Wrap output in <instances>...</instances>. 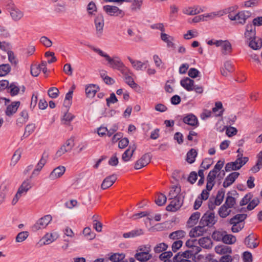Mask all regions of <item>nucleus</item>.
<instances>
[{
    "label": "nucleus",
    "mask_w": 262,
    "mask_h": 262,
    "mask_svg": "<svg viewBox=\"0 0 262 262\" xmlns=\"http://www.w3.org/2000/svg\"><path fill=\"white\" fill-rule=\"evenodd\" d=\"M116 174H112L105 178L101 184V188L106 189L112 186L117 180Z\"/></svg>",
    "instance_id": "obj_15"
},
{
    "label": "nucleus",
    "mask_w": 262,
    "mask_h": 262,
    "mask_svg": "<svg viewBox=\"0 0 262 262\" xmlns=\"http://www.w3.org/2000/svg\"><path fill=\"white\" fill-rule=\"evenodd\" d=\"M215 251L217 254L226 255L232 253V249L228 246L221 245L215 247Z\"/></svg>",
    "instance_id": "obj_18"
},
{
    "label": "nucleus",
    "mask_w": 262,
    "mask_h": 262,
    "mask_svg": "<svg viewBox=\"0 0 262 262\" xmlns=\"http://www.w3.org/2000/svg\"><path fill=\"white\" fill-rule=\"evenodd\" d=\"M259 203V199L257 198L253 199L252 200L250 201L249 204L247 207L248 210H252L256 207Z\"/></svg>",
    "instance_id": "obj_51"
},
{
    "label": "nucleus",
    "mask_w": 262,
    "mask_h": 262,
    "mask_svg": "<svg viewBox=\"0 0 262 262\" xmlns=\"http://www.w3.org/2000/svg\"><path fill=\"white\" fill-rule=\"evenodd\" d=\"M239 176L238 172H233L230 173L225 178L223 186L224 188H227L231 186Z\"/></svg>",
    "instance_id": "obj_12"
},
{
    "label": "nucleus",
    "mask_w": 262,
    "mask_h": 262,
    "mask_svg": "<svg viewBox=\"0 0 262 262\" xmlns=\"http://www.w3.org/2000/svg\"><path fill=\"white\" fill-rule=\"evenodd\" d=\"M125 255L123 253H115L112 254L109 257V259L112 262H119L125 258Z\"/></svg>",
    "instance_id": "obj_36"
},
{
    "label": "nucleus",
    "mask_w": 262,
    "mask_h": 262,
    "mask_svg": "<svg viewBox=\"0 0 262 262\" xmlns=\"http://www.w3.org/2000/svg\"><path fill=\"white\" fill-rule=\"evenodd\" d=\"M211 159L210 158H205L202 162L200 166L201 167L204 168V169H208L209 168L210 166L211 165Z\"/></svg>",
    "instance_id": "obj_62"
},
{
    "label": "nucleus",
    "mask_w": 262,
    "mask_h": 262,
    "mask_svg": "<svg viewBox=\"0 0 262 262\" xmlns=\"http://www.w3.org/2000/svg\"><path fill=\"white\" fill-rule=\"evenodd\" d=\"M224 109L223 107V104L221 102H215V107L212 108V112L215 114V116L221 117L223 115Z\"/></svg>",
    "instance_id": "obj_29"
},
{
    "label": "nucleus",
    "mask_w": 262,
    "mask_h": 262,
    "mask_svg": "<svg viewBox=\"0 0 262 262\" xmlns=\"http://www.w3.org/2000/svg\"><path fill=\"white\" fill-rule=\"evenodd\" d=\"M184 196H178L173 198L169 205L166 207L167 211L176 212L178 210L183 204Z\"/></svg>",
    "instance_id": "obj_6"
},
{
    "label": "nucleus",
    "mask_w": 262,
    "mask_h": 262,
    "mask_svg": "<svg viewBox=\"0 0 262 262\" xmlns=\"http://www.w3.org/2000/svg\"><path fill=\"white\" fill-rule=\"evenodd\" d=\"M197 155L198 152L194 148H191L187 153L186 159V161L190 164L194 163Z\"/></svg>",
    "instance_id": "obj_26"
},
{
    "label": "nucleus",
    "mask_w": 262,
    "mask_h": 262,
    "mask_svg": "<svg viewBox=\"0 0 262 262\" xmlns=\"http://www.w3.org/2000/svg\"><path fill=\"white\" fill-rule=\"evenodd\" d=\"M161 39L162 40L167 43V46L168 48L174 47V43L172 42L173 38L168 34L161 32Z\"/></svg>",
    "instance_id": "obj_30"
},
{
    "label": "nucleus",
    "mask_w": 262,
    "mask_h": 262,
    "mask_svg": "<svg viewBox=\"0 0 262 262\" xmlns=\"http://www.w3.org/2000/svg\"><path fill=\"white\" fill-rule=\"evenodd\" d=\"M237 164V162L235 161L227 163L225 167V171L229 172L232 170H239L242 167V165H239L238 166Z\"/></svg>",
    "instance_id": "obj_31"
},
{
    "label": "nucleus",
    "mask_w": 262,
    "mask_h": 262,
    "mask_svg": "<svg viewBox=\"0 0 262 262\" xmlns=\"http://www.w3.org/2000/svg\"><path fill=\"white\" fill-rule=\"evenodd\" d=\"M230 193V192L229 191L227 193L228 195L226 198L225 204V205H227L228 207L231 208L235 204L236 200L234 197L229 195Z\"/></svg>",
    "instance_id": "obj_43"
},
{
    "label": "nucleus",
    "mask_w": 262,
    "mask_h": 262,
    "mask_svg": "<svg viewBox=\"0 0 262 262\" xmlns=\"http://www.w3.org/2000/svg\"><path fill=\"white\" fill-rule=\"evenodd\" d=\"M7 191L8 190L6 185H2L0 187V204H2L5 201Z\"/></svg>",
    "instance_id": "obj_46"
},
{
    "label": "nucleus",
    "mask_w": 262,
    "mask_h": 262,
    "mask_svg": "<svg viewBox=\"0 0 262 262\" xmlns=\"http://www.w3.org/2000/svg\"><path fill=\"white\" fill-rule=\"evenodd\" d=\"M129 73L131 74L128 69V71H126V73L123 74L124 75L125 83H127L132 88H137L138 84L135 82L133 78L128 75Z\"/></svg>",
    "instance_id": "obj_27"
},
{
    "label": "nucleus",
    "mask_w": 262,
    "mask_h": 262,
    "mask_svg": "<svg viewBox=\"0 0 262 262\" xmlns=\"http://www.w3.org/2000/svg\"><path fill=\"white\" fill-rule=\"evenodd\" d=\"M245 38L247 40L256 39V28L252 24H248L246 26V31L244 33Z\"/></svg>",
    "instance_id": "obj_9"
},
{
    "label": "nucleus",
    "mask_w": 262,
    "mask_h": 262,
    "mask_svg": "<svg viewBox=\"0 0 262 262\" xmlns=\"http://www.w3.org/2000/svg\"><path fill=\"white\" fill-rule=\"evenodd\" d=\"M143 0H134L131 6V9L133 11L140 10L143 4Z\"/></svg>",
    "instance_id": "obj_49"
},
{
    "label": "nucleus",
    "mask_w": 262,
    "mask_h": 262,
    "mask_svg": "<svg viewBox=\"0 0 262 262\" xmlns=\"http://www.w3.org/2000/svg\"><path fill=\"white\" fill-rule=\"evenodd\" d=\"M166 200L167 198L164 194L159 193L157 194L155 202L157 205L162 206L165 204Z\"/></svg>",
    "instance_id": "obj_35"
},
{
    "label": "nucleus",
    "mask_w": 262,
    "mask_h": 262,
    "mask_svg": "<svg viewBox=\"0 0 262 262\" xmlns=\"http://www.w3.org/2000/svg\"><path fill=\"white\" fill-rule=\"evenodd\" d=\"M40 41L47 48L50 47L52 45V41L46 36L41 37Z\"/></svg>",
    "instance_id": "obj_58"
},
{
    "label": "nucleus",
    "mask_w": 262,
    "mask_h": 262,
    "mask_svg": "<svg viewBox=\"0 0 262 262\" xmlns=\"http://www.w3.org/2000/svg\"><path fill=\"white\" fill-rule=\"evenodd\" d=\"M222 53L224 55H226L231 51V45L228 40H225L224 43L222 46Z\"/></svg>",
    "instance_id": "obj_42"
},
{
    "label": "nucleus",
    "mask_w": 262,
    "mask_h": 262,
    "mask_svg": "<svg viewBox=\"0 0 262 262\" xmlns=\"http://www.w3.org/2000/svg\"><path fill=\"white\" fill-rule=\"evenodd\" d=\"M106 101L107 106L110 107L111 103L114 104L116 103L118 101V99L115 94L114 93H112L110 94V97L106 99Z\"/></svg>",
    "instance_id": "obj_57"
},
{
    "label": "nucleus",
    "mask_w": 262,
    "mask_h": 262,
    "mask_svg": "<svg viewBox=\"0 0 262 262\" xmlns=\"http://www.w3.org/2000/svg\"><path fill=\"white\" fill-rule=\"evenodd\" d=\"M83 234L89 239H92L95 237V234L91 232V229L89 227L85 228L83 230Z\"/></svg>",
    "instance_id": "obj_54"
},
{
    "label": "nucleus",
    "mask_w": 262,
    "mask_h": 262,
    "mask_svg": "<svg viewBox=\"0 0 262 262\" xmlns=\"http://www.w3.org/2000/svg\"><path fill=\"white\" fill-rule=\"evenodd\" d=\"M103 10L107 14L111 16L122 17L124 15L123 12L116 6L105 5L103 6Z\"/></svg>",
    "instance_id": "obj_7"
},
{
    "label": "nucleus",
    "mask_w": 262,
    "mask_h": 262,
    "mask_svg": "<svg viewBox=\"0 0 262 262\" xmlns=\"http://www.w3.org/2000/svg\"><path fill=\"white\" fill-rule=\"evenodd\" d=\"M74 139L73 137H71L68 139L65 143L63 145V146L69 151H70L72 148L74 146Z\"/></svg>",
    "instance_id": "obj_48"
},
{
    "label": "nucleus",
    "mask_w": 262,
    "mask_h": 262,
    "mask_svg": "<svg viewBox=\"0 0 262 262\" xmlns=\"http://www.w3.org/2000/svg\"><path fill=\"white\" fill-rule=\"evenodd\" d=\"M144 232L141 229H136L130 231V232L124 233L123 234L124 238H133L143 234Z\"/></svg>",
    "instance_id": "obj_23"
},
{
    "label": "nucleus",
    "mask_w": 262,
    "mask_h": 262,
    "mask_svg": "<svg viewBox=\"0 0 262 262\" xmlns=\"http://www.w3.org/2000/svg\"><path fill=\"white\" fill-rule=\"evenodd\" d=\"M49 154L48 151L45 150L43 152L41 158L36 166V168L32 172V174H38L47 162Z\"/></svg>",
    "instance_id": "obj_8"
},
{
    "label": "nucleus",
    "mask_w": 262,
    "mask_h": 262,
    "mask_svg": "<svg viewBox=\"0 0 262 262\" xmlns=\"http://www.w3.org/2000/svg\"><path fill=\"white\" fill-rule=\"evenodd\" d=\"M168 246L164 243H162L158 244L154 248V251L157 253H160L165 251L167 248Z\"/></svg>",
    "instance_id": "obj_50"
},
{
    "label": "nucleus",
    "mask_w": 262,
    "mask_h": 262,
    "mask_svg": "<svg viewBox=\"0 0 262 262\" xmlns=\"http://www.w3.org/2000/svg\"><path fill=\"white\" fill-rule=\"evenodd\" d=\"M40 72L39 66L35 65L31 67V74L34 77H37Z\"/></svg>",
    "instance_id": "obj_61"
},
{
    "label": "nucleus",
    "mask_w": 262,
    "mask_h": 262,
    "mask_svg": "<svg viewBox=\"0 0 262 262\" xmlns=\"http://www.w3.org/2000/svg\"><path fill=\"white\" fill-rule=\"evenodd\" d=\"M236 241L235 236L232 234H225L223 236V242L226 244H233Z\"/></svg>",
    "instance_id": "obj_39"
},
{
    "label": "nucleus",
    "mask_w": 262,
    "mask_h": 262,
    "mask_svg": "<svg viewBox=\"0 0 262 262\" xmlns=\"http://www.w3.org/2000/svg\"><path fill=\"white\" fill-rule=\"evenodd\" d=\"M11 70V67L9 64H3L0 65V77L7 75Z\"/></svg>",
    "instance_id": "obj_40"
},
{
    "label": "nucleus",
    "mask_w": 262,
    "mask_h": 262,
    "mask_svg": "<svg viewBox=\"0 0 262 262\" xmlns=\"http://www.w3.org/2000/svg\"><path fill=\"white\" fill-rule=\"evenodd\" d=\"M224 234L220 231H214L212 233V237L213 239L216 241H222L223 239Z\"/></svg>",
    "instance_id": "obj_60"
},
{
    "label": "nucleus",
    "mask_w": 262,
    "mask_h": 262,
    "mask_svg": "<svg viewBox=\"0 0 262 262\" xmlns=\"http://www.w3.org/2000/svg\"><path fill=\"white\" fill-rule=\"evenodd\" d=\"M29 236L28 231H21L16 237V242L21 243L24 241Z\"/></svg>",
    "instance_id": "obj_45"
},
{
    "label": "nucleus",
    "mask_w": 262,
    "mask_h": 262,
    "mask_svg": "<svg viewBox=\"0 0 262 262\" xmlns=\"http://www.w3.org/2000/svg\"><path fill=\"white\" fill-rule=\"evenodd\" d=\"M199 245L205 249H210L212 247V242L211 239L208 237H203L198 241Z\"/></svg>",
    "instance_id": "obj_24"
},
{
    "label": "nucleus",
    "mask_w": 262,
    "mask_h": 262,
    "mask_svg": "<svg viewBox=\"0 0 262 262\" xmlns=\"http://www.w3.org/2000/svg\"><path fill=\"white\" fill-rule=\"evenodd\" d=\"M99 90V87L94 84H90L85 88V94L89 98H93L96 92Z\"/></svg>",
    "instance_id": "obj_20"
},
{
    "label": "nucleus",
    "mask_w": 262,
    "mask_h": 262,
    "mask_svg": "<svg viewBox=\"0 0 262 262\" xmlns=\"http://www.w3.org/2000/svg\"><path fill=\"white\" fill-rule=\"evenodd\" d=\"M205 226L200 225L192 229L189 232V236L191 237H195L201 236L206 231L204 228Z\"/></svg>",
    "instance_id": "obj_19"
},
{
    "label": "nucleus",
    "mask_w": 262,
    "mask_h": 262,
    "mask_svg": "<svg viewBox=\"0 0 262 262\" xmlns=\"http://www.w3.org/2000/svg\"><path fill=\"white\" fill-rule=\"evenodd\" d=\"M200 215L201 214L199 212L193 213L187 221V224L191 225V226H193L196 224L200 218Z\"/></svg>",
    "instance_id": "obj_37"
},
{
    "label": "nucleus",
    "mask_w": 262,
    "mask_h": 262,
    "mask_svg": "<svg viewBox=\"0 0 262 262\" xmlns=\"http://www.w3.org/2000/svg\"><path fill=\"white\" fill-rule=\"evenodd\" d=\"M88 47L93 50L95 52L98 53L100 56L104 57L113 69H117L122 74L126 73L128 69L125 66L120 58L118 57L111 58L108 54L103 52L101 50L97 48L92 45H89Z\"/></svg>",
    "instance_id": "obj_1"
},
{
    "label": "nucleus",
    "mask_w": 262,
    "mask_h": 262,
    "mask_svg": "<svg viewBox=\"0 0 262 262\" xmlns=\"http://www.w3.org/2000/svg\"><path fill=\"white\" fill-rule=\"evenodd\" d=\"M214 213L207 211L205 213L201 219L200 224L205 226H212L215 224Z\"/></svg>",
    "instance_id": "obj_5"
},
{
    "label": "nucleus",
    "mask_w": 262,
    "mask_h": 262,
    "mask_svg": "<svg viewBox=\"0 0 262 262\" xmlns=\"http://www.w3.org/2000/svg\"><path fill=\"white\" fill-rule=\"evenodd\" d=\"M224 14V13L221 11L213 12L210 13L205 14V18H209L212 19L215 16H222Z\"/></svg>",
    "instance_id": "obj_56"
},
{
    "label": "nucleus",
    "mask_w": 262,
    "mask_h": 262,
    "mask_svg": "<svg viewBox=\"0 0 262 262\" xmlns=\"http://www.w3.org/2000/svg\"><path fill=\"white\" fill-rule=\"evenodd\" d=\"M152 255L145 252H139L135 254V258L141 262H144L151 258Z\"/></svg>",
    "instance_id": "obj_21"
},
{
    "label": "nucleus",
    "mask_w": 262,
    "mask_h": 262,
    "mask_svg": "<svg viewBox=\"0 0 262 262\" xmlns=\"http://www.w3.org/2000/svg\"><path fill=\"white\" fill-rule=\"evenodd\" d=\"M35 129V124H29L26 126L25 129V132L23 135V137H28L31 134H32Z\"/></svg>",
    "instance_id": "obj_41"
},
{
    "label": "nucleus",
    "mask_w": 262,
    "mask_h": 262,
    "mask_svg": "<svg viewBox=\"0 0 262 262\" xmlns=\"http://www.w3.org/2000/svg\"><path fill=\"white\" fill-rule=\"evenodd\" d=\"M6 9L9 12L12 18L14 21L20 20L24 16V13L18 9L12 3L11 0H6Z\"/></svg>",
    "instance_id": "obj_2"
},
{
    "label": "nucleus",
    "mask_w": 262,
    "mask_h": 262,
    "mask_svg": "<svg viewBox=\"0 0 262 262\" xmlns=\"http://www.w3.org/2000/svg\"><path fill=\"white\" fill-rule=\"evenodd\" d=\"M181 190L180 187L178 188L177 186H173L169 192V199H172L178 196H183L182 194H180Z\"/></svg>",
    "instance_id": "obj_34"
},
{
    "label": "nucleus",
    "mask_w": 262,
    "mask_h": 262,
    "mask_svg": "<svg viewBox=\"0 0 262 262\" xmlns=\"http://www.w3.org/2000/svg\"><path fill=\"white\" fill-rule=\"evenodd\" d=\"M251 13L248 11H241L235 15L229 14L228 17L231 20H235L237 24L244 25L246 20L250 17Z\"/></svg>",
    "instance_id": "obj_3"
},
{
    "label": "nucleus",
    "mask_w": 262,
    "mask_h": 262,
    "mask_svg": "<svg viewBox=\"0 0 262 262\" xmlns=\"http://www.w3.org/2000/svg\"><path fill=\"white\" fill-rule=\"evenodd\" d=\"M253 195L251 193H248L246 194L244 198L241 200L239 202V205L241 206H244L247 204L251 200Z\"/></svg>",
    "instance_id": "obj_52"
},
{
    "label": "nucleus",
    "mask_w": 262,
    "mask_h": 262,
    "mask_svg": "<svg viewBox=\"0 0 262 262\" xmlns=\"http://www.w3.org/2000/svg\"><path fill=\"white\" fill-rule=\"evenodd\" d=\"M32 187L30 179H27L24 181L18 189L21 194L26 193Z\"/></svg>",
    "instance_id": "obj_22"
},
{
    "label": "nucleus",
    "mask_w": 262,
    "mask_h": 262,
    "mask_svg": "<svg viewBox=\"0 0 262 262\" xmlns=\"http://www.w3.org/2000/svg\"><path fill=\"white\" fill-rule=\"evenodd\" d=\"M59 93L58 89L55 87L50 88L48 91L49 96L53 99L57 98Z\"/></svg>",
    "instance_id": "obj_47"
},
{
    "label": "nucleus",
    "mask_w": 262,
    "mask_h": 262,
    "mask_svg": "<svg viewBox=\"0 0 262 262\" xmlns=\"http://www.w3.org/2000/svg\"><path fill=\"white\" fill-rule=\"evenodd\" d=\"M128 59L132 63L133 67L137 70H144L148 66V61H145L143 62L139 60H134L130 57H128Z\"/></svg>",
    "instance_id": "obj_13"
},
{
    "label": "nucleus",
    "mask_w": 262,
    "mask_h": 262,
    "mask_svg": "<svg viewBox=\"0 0 262 262\" xmlns=\"http://www.w3.org/2000/svg\"><path fill=\"white\" fill-rule=\"evenodd\" d=\"M229 207L227 206V205H225L224 203L221 207L219 208L218 213L220 217L222 218H225L228 215H229L231 213V210H229Z\"/></svg>",
    "instance_id": "obj_32"
},
{
    "label": "nucleus",
    "mask_w": 262,
    "mask_h": 262,
    "mask_svg": "<svg viewBox=\"0 0 262 262\" xmlns=\"http://www.w3.org/2000/svg\"><path fill=\"white\" fill-rule=\"evenodd\" d=\"M8 89H10V93L12 96L17 95L20 91V88L14 82L11 83L8 86Z\"/></svg>",
    "instance_id": "obj_44"
},
{
    "label": "nucleus",
    "mask_w": 262,
    "mask_h": 262,
    "mask_svg": "<svg viewBox=\"0 0 262 262\" xmlns=\"http://www.w3.org/2000/svg\"><path fill=\"white\" fill-rule=\"evenodd\" d=\"M198 179V174L195 171H191L188 178V181L191 184H193Z\"/></svg>",
    "instance_id": "obj_63"
},
{
    "label": "nucleus",
    "mask_w": 262,
    "mask_h": 262,
    "mask_svg": "<svg viewBox=\"0 0 262 262\" xmlns=\"http://www.w3.org/2000/svg\"><path fill=\"white\" fill-rule=\"evenodd\" d=\"M183 245V242L181 240L175 241L172 245V250L173 252H176Z\"/></svg>",
    "instance_id": "obj_64"
},
{
    "label": "nucleus",
    "mask_w": 262,
    "mask_h": 262,
    "mask_svg": "<svg viewBox=\"0 0 262 262\" xmlns=\"http://www.w3.org/2000/svg\"><path fill=\"white\" fill-rule=\"evenodd\" d=\"M199 71L194 68H190L188 71V76L192 78H195L199 76V74H200Z\"/></svg>",
    "instance_id": "obj_59"
},
{
    "label": "nucleus",
    "mask_w": 262,
    "mask_h": 262,
    "mask_svg": "<svg viewBox=\"0 0 262 262\" xmlns=\"http://www.w3.org/2000/svg\"><path fill=\"white\" fill-rule=\"evenodd\" d=\"M180 84L186 90L190 92L193 91L192 88L194 86V81L188 77H186L180 81Z\"/></svg>",
    "instance_id": "obj_17"
},
{
    "label": "nucleus",
    "mask_w": 262,
    "mask_h": 262,
    "mask_svg": "<svg viewBox=\"0 0 262 262\" xmlns=\"http://www.w3.org/2000/svg\"><path fill=\"white\" fill-rule=\"evenodd\" d=\"M249 46L253 50H258L261 48L262 41L260 38L251 39L249 40Z\"/></svg>",
    "instance_id": "obj_28"
},
{
    "label": "nucleus",
    "mask_w": 262,
    "mask_h": 262,
    "mask_svg": "<svg viewBox=\"0 0 262 262\" xmlns=\"http://www.w3.org/2000/svg\"><path fill=\"white\" fill-rule=\"evenodd\" d=\"M200 6L195 5L193 7L186 8L183 10V12L187 15H194L199 14Z\"/></svg>",
    "instance_id": "obj_25"
},
{
    "label": "nucleus",
    "mask_w": 262,
    "mask_h": 262,
    "mask_svg": "<svg viewBox=\"0 0 262 262\" xmlns=\"http://www.w3.org/2000/svg\"><path fill=\"white\" fill-rule=\"evenodd\" d=\"M66 168L63 166H58L50 173L49 178L51 180L59 178L64 174Z\"/></svg>",
    "instance_id": "obj_11"
},
{
    "label": "nucleus",
    "mask_w": 262,
    "mask_h": 262,
    "mask_svg": "<svg viewBox=\"0 0 262 262\" xmlns=\"http://www.w3.org/2000/svg\"><path fill=\"white\" fill-rule=\"evenodd\" d=\"M183 121L190 126H197L199 125L197 117L192 114H189L186 115L183 118Z\"/></svg>",
    "instance_id": "obj_14"
},
{
    "label": "nucleus",
    "mask_w": 262,
    "mask_h": 262,
    "mask_svg": "<svg viewBox=\"0 0 262 262\" xmlns=\"http://www.w3.org/2000/svg\"><path fill=\"white\" fill-rule=\"evenodd\" d=\"M185 232L183 230H177L171 233L169 237L172 239H179L185 236Z\"/></svg>",
    "instance_id": "obj_38"
},
{
    "label": "nucleus",
    "mask_w": 262,
    "mask_h": 262,
    "mask_svg": "<svg viewBox=\"0 0 262 262\" xmlns=\"http://www.w3.org/2000/svg\"><path fill=\"white\" fill-rule=\"evenodd\" d=\"M19 101H14L9 105L5 111L6 115L9 117L12 116L15 114L20 105Z\"/></svg>",
    "instance_id": "obj_16"
},
{
    "label": "nucleus",
    "mask_w": 262,
    "mask_h": 262,
    "mask_svg": "<svg viewBox=\"0 0 262 262\" xmlns=\"http://www.w3.org/2000/svg\"><path fill=\"white\" fill-rule=\"evenodd\" d=\"M174 81V80L173 79L168 80L166 81L164 86V89L167 93H172L173 92V89L171 85V84L173 83Z\"/></svg>",
    "instance_id": "obj_55"
},
{
    "label": "nucleus",
    "mask_w": 262,
    "mask_h": 262,
    "mask_svg": "<svg viewBox=\"0 0 262 262\" xmlns=\"http://www.w3.org/2000/svg\"><path fill=\"white\" fill-rule=\"evenodd\" d=\"M52 220L51 215H46L39 219L36 223L31 227L33 231H37V230L46 228V227L50 223Z\"/></svg>",
    "instance_id": "obj_4"
},
{
    "label": "nucleus",
    "mask_w": 262,
    "mask_h": 262,
    "mask_svg": "<svg viewBox=\"0 0 262 262\" xmlns=\"http://www.w3.org/2000/svg\"><path fill=\"white\" fill-rule=\"evenodd\" d=\"M21 156V152L19 150H17L15 151L13 154L11 164H13V165H15V164L18 161Z\"/></svg>",
    "instance_id": "obj_53"
},
{
    "label": "nucleus",
    "mask_w": 262,
    "mask_h": 262,
    "mask_svg": "<svg viewBox=\"0 0 262 262\" xmlns=\"http://www.w3.org/2000/svg\"><path fill=\"white\" fill-rule=\"evenodd\" d=\"M225 191L224 188H221L218 190L214 200L216 206H219L222 204L225 196Z\"/></svg>",
    "instance_id": "obj_33"
},
{
    "label": "nucleus",
    "mask_w": 262,
    "mask_h": 262,
    "mask_svg": "<svg viewBox=\"0 0 262 262\" xmlns=\"http://www.w3.org/2000/svg\"><path fill=\"white\" fill-rule=\"evenodd\" d=\"M95 25L96 29L97 34L100 37L104 27V18L101 14H98L95 19Z\"/></svg>",
    "instance_id": "obj_10"
}]
</instances>
